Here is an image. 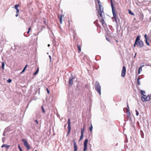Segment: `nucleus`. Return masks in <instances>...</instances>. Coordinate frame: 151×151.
<instances>
[{
    "label": "nucleus",
    "instance_id": "obj_1",
    "mask_svg": "<svg viewBox=\"0 0 151 151\" xmlns=\"http://www.w3.org/2000/svg\"><path fill=\"white\" fill-rule=\"evenodd\" d=\"M99 7L96 6L97 10L98 11L97 16L99 19H104L105 18L104 13L103 10L102 6L101 5V3L99 1H98Z\"/></svg>",
    "mask_w": 151,
    "mask_h": 151
},
{
    "label": "nucleus",
    "instance_id": "obj_2",
    "mask_svg": "<svg viewBox=\"0 0 151 151\" xmlns=\"http://www.w3.org/2000/svg\"><path fill=\"white\" fill-rule=\"evenodd\" d=\"M144 17V15L142 13L136 14L134 20L136 22H138L143 20Z\"/></svg>",
    "mask_w": 151,
    "mask_h": 151
},
{
    "label": "nucleus",
    "instance_id": "obj_3",
    "mask_svg": "<svg viewBox=\"0 0 151 151\" xmlns=\"http://www.w3.org/2000/svg\"><path fill=\"white\" fill-rule=\"evenodd\" d=\"M135 44H136L139 47H141L143 46V42L139 39V38L138 36L136 39L135 41Z\"/></svg>",
    "mask_w": 151,
    "mask_h": 151
},
{
    "label": "nucleus",
    "instance_id": "obj_4",
    "mask_svg": "<svg viewBox=\"0 0 151 151\" xmlns=\"http://www.w3.org/2000/svg\"><path fill=\"white\" fill-rule=\"evenodd\" d=\"M111 0V7L112 8V12L113 14V17L115 21L116 22H117V16L116 14V10L114 8V7L113 6V5L112 1V0Z\"/></svg>",
    "mask_w": 151,
    "mask_h": 151
},
{
    "label": "nucleus",
    "instance_id": "obj_5",
    "mask_svg": "<svg viewBox=\"0 0 151 151\" xmlns=\"http://www.w3.org/2000/svg\"><path fill=\"white\" fill-rule=\"evenodd\" d=\"M95 88L96 91L100 95L101 94V88L99 82H96Z\"/></svg>",
    "mask_w": 151,
    "mask_h": 151
},
{
    "label": "nucleus",
    "instance_id": "obj_6",
    "mask_svg": "<svg viewBox=\"0 0 151 151\" xmlns=\"http://www.w3.org/2000/svg\"><path fill=\"white\" fill-rule=\"evenodd\" d=\"M22 141L23 142L24 145L27 148V149L28 150H29V149L30 147L28 145L27 141L25 139H23L22 140Z\"/></svg>",
    "mask_w": 151,
    "mask_h": 151
},
{
    "label": "nucleus",
    "instance_id": "obj_7",
    "mask_svg": "<svg viewBox=\"0 0 151 151\" xmlns=\"http://www.w3.org/2000/svg\"><path fill=\"white\" fill-rule=\"evenodd\" d=\"M86 128V125L85 124H84L83 125V128H81V136L80 137V140H81L83 138V134L84 133V129Z\"/></svg>",
    "mask_w": 151,
    "mask_h": 151
},
{
    "label": "nucleus",
    "instance_id": "obj_8",
    "mask_svg": "<svg viewBox=\"0 0 151 151\" xmlns=\"http://www.w3.org/2000/svg\"><path fill=\"white\" fill-rule=\"evenodd\" d=\"M150 97L149 96H146H146H142L141 97L142 100L143 101H147L150 100Z\"/></svg>",
    "mask_w": 151,
    "mask_h": 151
},
{
    "label": "nucleus",
    "instance_id": "obj_9",
    "mask_svg": "<svg viewBox=\"0 0 151 151\" xmlns=\"http://www.w3.org/2000/svg\"><path fill=\"white\" fill-rule=\"evenodd\" d=\"M126 69L125 66H123L121 76L122 77H124L125 76L126 73Z\"/></svg>",
    "mask_w": 151,
    "mask_h": 151
},
{
    "label": "nucleus",
    "instance_id": "obj_10",
    "mask_svg": "<svg viewBox=\"0 0 151 151\" xmlns=\"http://www.w3.org/2000/svg\"><path fill=\"white\" fill-rule=\"evenodd\" d=\"M88 140L87 139H86L84 142V149L83 151H86L87 150V145Z\"/></svg>",
    "mask_w": 151,
    "mask_h": 151
},
{
    "label": "nucleus",
    "instance_id": "obj_11",
    "mask_svg": "<svg viewBox=\"0 0 151 151\" xmlns=\"http://www.w3.org/2000/svg\"><path fill=\"white\" fill-rule=\"evenodd\" d=\"M104 19H99V21L101 23L102 26L104 27L106 26V24L104 21Z\"/></svg>",
    "mask_w": 151,
    "mask_h": 151
},
{
    "label": "nucleus",
    "instance_id": "obj_12",
    "mask_svg": "<svg viewBox=\"0 0 151 151\" xmlns=\"http://www.w3.org/2000/svg\"><path fill=\"white\" fill-rule=\"evenodd\" d=\"M68 135L70 133L71 130L70 119H68Z\"/></svg>",
    "mask_w": 151,
    "mask_h": 151
},
{
    "label": "nucleus",
    "instance_id": "obj_13",
    "mask_svg": "<svg viewBox=\"0 0 151 151\" xmlns=\"http://www.w3.org/2000/svg\"><path fill=\"white\" fill-rule=\"evenodd\" d=\"M74 79V77L70 78H69V81L68 82L70 86H72L73 84V79Z\"/></svg>",
    "mask_w": 151,
    "mask_h": 151
},
{
    "label": "nucleus",
    "instance_id": "obj_14",
    "mask_svg": "<svg viewBox=\"0 0 151 151\" xmlns=\"http://www.w3.org/2000/svg\"><path fill=\"white\" fill-rule=\"evenodd\" d=\"M64 17V15H59L58 16V19H59L60 21V23L61 24H62V17Z\"/></svg>",
    "mask_w": 151,
    "mask_h": 151
},
{
    "label": "nucleus",
    "instance_id": "obj_15",
    "mask_svg": "<svg viewBox=\"0 0 151 151\" xmlns=\"http://www.w3.org/2000/svg\"><path fill=\"white\" fill-rule=\"evenodd\" d=\"M73 145H74V151H77V146L76 143H75Z\"/></svg>",
    "mask_w": 151,
    "mask_h": 151
},
{
    "label": "nucleus",
    "instance_id": "obj_16",
    "mask_svg": "<svg viewBox=\"0 0 151 151\" xmlns=\"http://www.w3.org/2000/svg\"><path fill=\"white\" fill-rule=\"evenodd\" d=\"M10 146V145H8L6 144H3L2 146L1 147H5L6 148H8Z\"/></svg>",
    "mask_w": 151,
    "mask_h": 151
},
{
    "label": "nucleus",
    "instance_id": "obj_17",
    "mask_svg": "<svg viewBox=\"0 0 151 151\" xmlns=\"http://www.w3.org/2000/svg\"><path fill=\"white\" fill-rule=\"evenodd\" d=\"M77 46L78 50V52H81V47L79 45H78Z\"/></svg>",
    "mask_w": 151,
    "mask_h": 151
},
{
    "label": "nucleus",
    "instance_id": "obj_18",
    "mask_svg": "<svg viewBox=\"0 0 151 151\" xmlns=\"http://www.w3.org/2000/svg\"><path fill=\"white\" fill-rule=\"evenodd\" d=\"M27 65H26L25 67H24V68L23 69V70L22 71V72L21 73H23L24 71L25 70H26V69L27 68Z\"/></svg>",
    "mask_w": 151,
    "mask_h": 151
},
{
    "label": "nucleus",
    "instance_id": "obj_19",
    "mask_svg": "<svg viewBox=\"0 0 151 151\" xmlns=\"http://www.w3.org/2000/svg\"><path fill=\"white\" fill-rule=\"evenodd\" d=\"M141 92L142 93V95L143 96H145V97L146 96V95H145V92L144 91L141 90Z\"/></svg>",
    "mask_w": 151,
    "mask_h": 151
},
{
    "label": "nucleus",
    "instance_id": "obj_20",
    "mask_svg": "<svg viewBox=\"0 0 151 151\" xmlns=\"http://www.w3.org/2000/svg\"><path fill=\"white\" fill-rule=\"evenodd\" d=\"M39 71V68H38L36 71L34 73V75H36L37 73Z\"/></svg>",
    "mask_w": 151,
    "mask_h": 151
},
{
    "label": "nucleus",
    "instance_id": "obj_21",
    "mask_svg": "<svg viewBox=\"0 0 151 151\" xmlns=\"http://www.w3.org/2000/svg\"><path fill=\"white\" fill-rule=\"evenodd\" d=\"M129 13L132 15H134V14L132 13L130 10H129Z\"/></svg>",
    "mask_w": 151,
    "mask_h": 151
},
{
    "label": "nucleus",
    "instance_id": "obj_22",
    "mask_svg": "<svg viewBox=\"0 0 151 151\" xmlns=\"http://www.w3.org/2000/svg\"><path fill=\"white\" fill-rule=\"evenodd\" d=\"M92 129H93V126H92V124H91V127L89 128V129L91 132H92Z\"/></svg>",
    "mask_w": 151,
    "mask_h": 151
},
{
    "label": "nucleus",
    "instance_id": "obj_23",
    "mask_svg": "<svg viewBox=\"0 0 151 151\" xmlns=\"http://www.w3.org/2000/svg\"><path fill=\"white\" fill-rule=\"evenodd\" d=\"M142 71V67H140L139 68V71H138V74H139V73H140V71Z\"/></svg>",
    "mask_w": 151,
    "mask_h": 151
},
{
    "label": "nucleus",
    "instance_id": "obj_24",
    "mask_svg": "<svg viewBox=\"0 0 151 151\" xmlns=\"http://www.w3.org/2000/svg\"><path fill=\"white\" fill-rule=\"evenodd\" d=\"M127 117H129L130 116V112L128 111H127Z\"/></svg>",
    "mask_w": 151,
    "mask_h": 151
},
{
    "label": "nucleus",
    "instance_id": "obj_25",
    "mask_svg": "<svg viewBox=\"0 0 151 151\" xmlns=\"http://www.w3.org/2000/svg\"><path fill=\"white\" fill-rule=\"evenodd\" d=\"M19 4L15 5V6H15V9H18V7H19Z\"/></svg>",
    "mask_w": 151,
    "mask_h": 151
},
{
    "label": "nucleus",
    "instance_id": "obj_26",
    "mask_svg": "<svg viewBox=\"0 0 151 151\" xmlns=\"http://www.w3.org/2000/svg\"><path fill=\"white\" fill-rule=\"evenodd\" d=\"M4 62H2V63L1 67H2V69H4Z\"/></svg>",
    "mask_w": 151,
    "mask_h": 151
},
{
    "label": "nucleus",
    "instance_id": "obj_27",
    "mask_svg": "<svg viewBox=\"0 0 151 151\" xmlns=\"http://www.w3.org/2000/svg\"><path fill=\"white\" fill-rule=\"evenodd\" d=\"M12 80L10 79H9L8 80H7V82L8 83H11L12 82Z\"/></svg>",
    "mask_w": 151,
    "mask_h": 151
},
{
    "label": "nucleus",
    "instance_id": "obj_28",
    "mask_svg": "<svg viewBox=\"0 0 151 151\" xmlns=\"http://www.w3.org/2000/svg\"><path fill=\"white\" fill-rule=\"evenodd\" d=\"M144 37L145 39V40H147V34H145L144 35Z\"/></svg>",
    "mask_w": 151,
    "mask_h": 151
},
{
    "label": "nucleus",
    "instance_id": "obj_29",
    "mask_svg": "<svg viewBox=\"0 0 151 151\" xmlns=\"http://www.w3.org/2000/svg\"><path fill=\"white\" fill-rule=\"evenodd\" d=\"M145 41L146 43V44H147V45H149V46L150 45L149 43L148 42L147 40H145Z\"/></svg>",
    "mask_w": 151,
    "mask_h": 151
},
{
    "label": "nucleus",
    "instance_id": "obj_30",
    "mask_svg": "<svg viewBox=\"0 0 151 151\" xmlns=\"http://www.w3.org/2000/svg\"><path fill=\"white\" fill-rule=\"evenodd\" d=\"M136 115L137 116L139 115V112H138V111L137 110H136Z\"/></svg>",
    "mask_w": 151,
    "mask_h": 151
},
{
    "label": "nucleus",
    "instance_id": "obj_31",
    "mask_svg": "<svg viewBox=\"0 0 151 151\" xmlns=\"http://www.w3.org/2000/svg\"><path fill=\"white\" fill-rule=\"evenodd\" d=\"M16 9V13L17 14H18L19 12V10L18 9Z\"/></svg>",
    "mask_w": 151,
    "mask_h": 151
},
{
    "label": "nucleus",
    "instance_id": "obj_32",
    "mask_svg": "<svg viewBox=\"0 0 151 151\" xmlns=\"http://www.w3.org/2000/svg\"><path fill=\"white\" fill-rule=\"evenodd\" d=\"M46 90H47V91L48 94H49L50 93V91L47 88H46Z\"/></svg>",
    "mask_w": 151,
    "mask_h": 151
},
{
    "label": "nucleus",
    "instance_id": "obj_33",
    "mask_svg": "<svg viewBox=\"0 0 151 151\" xmlns=\"http://www.w3.org/2000/svg\"><path fill=\"white\" fill-rule=\"evenodd\" d=\"M43 19H44V24H46V19H45V18H43Z\"/></svg>",
    "mask_w": 151,
    "mask_h": 151
},
{
    "label": "nucleus",
    "instance_id": "obj_34",
    "mask_svg": "<svg viewBox=\"0 0 151 151\" xmlns=\"http://www.w3.org/2000/svg\"><path fill=\"white\" fill-rule=\"evenodd\" d=\"M18 148H19V150H22V149L21 148L19 144L18 145Z\"/></svg>",
    "mask_w": 151,
    "mask_h": 151
},
{
    "label": "nucleus",
    "instance_id": "obj_35",
    "mask_svg": "<svg viewBox=\"0 0 151 151\" xmlns=\"http://www.w3.org/2000/svg\"><path fill=\"white\" fill-rule=\"evenodd\" d=\"M73 145L75 143H76V142H75V139H73Z\"/></svg>",
    "mask_w": 151,
    "mask_h": 151
},
{
    "label": "nucleus",
    "instance_id": "obj_36",
    "mask_svg": "<svg viewBox=\"0 0 151 151\" xmlns=\"http://www.w3.org/2000/svg\"><path fill=\"white\" fill-rule=\"evenodd\" d=\"M35 122L36 123L38 124V122L37 120H35Z\"/></svg>",
    "mask_w": 151,
    "mask_h": 151
},
{
    "label": "nucleus",
    "instance_id": "obj_37",
    "mask_svg": "<svg viewBox=\"0 0 151 151\" xmlns=\"http://www.w3.org/2000/svg\"><path fill=\"white\" fill-rule=\"evenodd\" d=\"M42 111H43V112H45V111H44V109H43V107H42Z\"/></svg>",
    "mask_w": 151,
    "mask_h": 151
},
{
    "label": "nucleus",
    "instance_id": "obj_38",
    "mask_svg": "<svg viewBox=\"0 0 151 151\" xmlns=\"http://www.w3.org/2000/svg\"><path fill=\"white\" fill-rule=\"evenodd\" d=\"M31 29V27H29V29H28V31H30V30Z\"/></svg>",
    "mask_w": 151,
    "mask_h": 151
},
{
    "label": "nucleus",
    "instance_id": "obj_39",
    "mask_svg": "<svg viewBox=\"0 0 151 151\" xmlns=\"http://www.w3.org/2000/svg\"><path fill=\"white\" fill-rule=\"evenodd\" d=\"M15 16H16V17H18V14L17 13V14Z\"/></svg>",
    "mask_w": 151,
    "mask_h": 151
},
{
    "label": "nucleus",
    "instance_id": "obj_40",
    "mask_svg": "<svg viewBox=\"0 0 151 151\" xmlns=\"http://www.w3.org/2000/svg\"><path fill=\"white\" fill-rule=\"evenodd\" d=\"M136 45V44H135V43L134 44V47H135V45Z\"/></svg>",
    "mask_w": 151,
    "mask_h": 151
},
{
    "label": "nucleus",
    "instance_id": "obj_41",
    "mask_svg": "<svg viewBox=\"0 0 151 151\" xmlns=\"http://www.w3.org/2000/svg\"><path fill=\"white\" fill-rule=\"evenodd\" d=\"M29 32H30V31H28L27 32V34H29Z\"/></svg>",
    "mask_w": 151,
    "mask_h": 151
},
{
    "label": "nucleus",
    "instance_id": "obj_42",
    "mask_svg": "<svg viewBox=\"0 0 151 151\" xmlns=\"http://www.w3.org/2000/svg\"><path fill=\"white\" fill-rule=\"evenodd\" d=\"M50 44H48V45H47V46H48V47H50Z\"/></svg>",
    "mask_w": 151,
    "mask_h": 151
},
{
    "label": "nucleus",
    "instance_id": "obj_43",
    "mask_svg": "<svg viewBox=\"0 0 151 151\" xmlns=\"http://www.w3.org/2000/svg\"><path fill=\"white\" fill-rule=\"evenodd\" d=\"M118 41L117 40H116V42H118Z\"/></svg>",
    "mask_w": 151,
    "mask_h": 151
},
{
    "label": "nucleus",
    "instance_id": "obj_44",
    "mask_svg": "<svg viewBox=\"0 0 151 151\" xmlns=\"http://www.w3.org/2000/svg\"><path fill=\"white\" fill-rule=\"evenodd\" d=\"M106 39L108 41H109V40H108V39H107V38H106Z\"/></svg>",
    "mask_w": 151,
    "mask_h": 151
},
{
    "label": "nucleus",
    "instance_id": "obj_45",
    "mask_svg": "<svg viewBox=\"0 0 151 151\" xmlns=\"http://www.w3.org/2000/svg\"><path fill=\"white\" fill-rule=\"evenodd\" d=\"M20 151H22V150H20Z\"/></svg>",
    "mask_w": 151,
    "mask_h": 151
},
{
    "label": "nucleus",
    "instance_id": "obj_46",
    "mask_svg": "<svg viewBox=\"0 0 151 151\" xmlns=\"http://www.w3.org/2000/svg\"><path fill=\"white\" fill-rule=\"evenodd\" d=\"M66 125H65V126H64V127H65L66 126Z\"/></svg>",
    "mask_w": 151,
    "mask_h": 151
},
{
    "label": "nucleus",
    "instance_id": "obj_47",
    "mask_svg": "<svg viewBox=\"0 0 151 151\" xmlns=\"http://www.w3.org/2000/svg\"><path fill=\"white\" fill-rule=\"evenodd\" d=\"M50 58H51V57L50 56H49Z\"/></svg>",
    "mask_w": 151,
    "mask_h": 151
}]
</instances>
